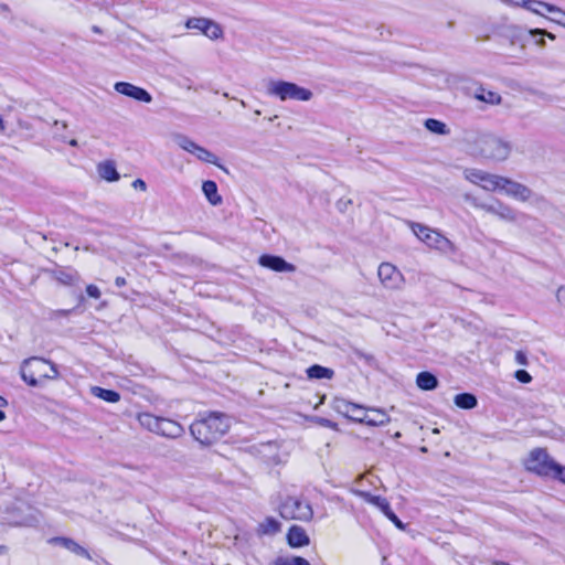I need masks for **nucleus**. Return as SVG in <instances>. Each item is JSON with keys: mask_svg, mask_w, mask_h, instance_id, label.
I'll use <instances>...</instances> for the list:
<instances>
[{"mask_svg": "<svg viewBox=\"0 0 565 565\" xmlns=\"http://www.w3.org/2000/svg\"><path fill=\"white\" fill-rule=\"evenodd\" d=\"M557 301L565 308V286H561L556 292Z\"/></svg>", "mask_w": 565, "mask_h": 565, "instance_id": "45", "label": "nucleus"}, {"mask_svg": "<svg viewBox=\"0 0 565 565\" xmlns=\"http://www.w3.org/2000/svg\"><path fill=\"white\" fill-rule=\"evenodd\" d=\"M515 362L520 365H527V356L523 351H516L515 353Z\"/></svg>", "mask_w": 565, "mask_h": 565, "instance_id": "44", "label": "nucleus"}, {"mask_svg": "<svg viewBox=\"0 0 565 565\" xmlns=\"http://www.w3.org/2000/svg\"><path fill=\"white\" fill-rule=\"evenodd\" d=\"M60 279L65 284H70L72 281L73 277L68 274L62 273Z\"/></svg>", "mask_w": 565, "mask_h": 565, "instance_id": "48", "label": "nucleus"}, {"mask_svg": "<svg viewBox=\"0 0 565 565\" xmlns=\"http://www.w3.org/2000/svg\"><path fill=\"white\" fill-rule=\"evenodd\" d=\"M515 379L521 383H530L532 381V376L525 370H518L514 374Z\"/></svg>", "mask_w": 565, "mask_h": 565, "instance_id": "41", "label": "nucleus"}, {"mask_svg": "<svg viewBox=\"0 0 565 565\" xmlns=\"http://www.w3.org/2000/svg\"><path fill=\"white\" fill-rule=\"evenodd\" d=\"M504 181H505V177L492 174V173L488 172L483 184H481V188L487 191H491V192L498 191V190L502 191V189L504 186Z\"/></svg>", "mask_w": 565, "mask_h": 565, "instance_id": "27", "label": "nucleus"}, {"mask_svg": "<svg viewBox=\"0 0 565 565\" xmlns=\"http://www.w3.org/2000/svg\"><path fill=\"white\" fill-rule=\"evenodd\" d=\"M472 204L473 206L487 213L498 216L502 221L510 223L518 221L519 213L513 207L503 203L500 200L493 199L491 202L488 203L478 202L477 200H473Z\"/></svg>", "mask_w": 565, "mask_h": 565, "instance_id": "7", "label": "nucleus"}, {"mask_svg": "<svg viewBox=\"0 0 565 565\" xmlns=\"http://www.w3.org/2000/svg\"><path fill=\"white\" fill-rule=\"evenodd\" d=\"M536 44L541 47L545 46V40L544 36H540L539 40H536Z\"/></svg>", "mask_w": 565, "mask_h": 565, "instance_id": "50", "label": "nucleus"}, {"mask_svg": "<svg viewBox=\"0 0 565 565\" xmlns=\"http://www.w3.org/2000/svg\"><path fill=\"white\" fill-rule=\"evenodd\" d=\"M281 530V524L278 520L273 516H267L257 526L258 535H275Z\"/></svg>", "mask_w": 565, "mask_h": 565, "instance_id": "18", "label": "nucleus"}, {"mask_svg": "<svg viewBox=\"0 0 565 565\" xmlns=\"http://www.w3.org/2000/svg\"><path fill=\"white\" fill-rule=\"evenodd\" d=\"M126 284H127V281L124 277H117L115 279V285L119 288L126 286Z\"/></svg>", "mask_w": 565, "mask_h": 565, "instance_id": "49", "label": "nucleus"}, {"mask_svg": "<svg viewBox=\"0 0 565 565\" xmlns=\"http://www.w3.org/2000/svg\"><path fill=\"white\" fill-rule=\"evenodd\" d=\"M359 409L361 412L350 413L348 418L356 423L365 424V419L367 417V408L363 407L362 405H359Z\"/></svg>", "mask_w": 565, "mask_h": 565, "instance_id": "39", "label": "nucleus"}, {"mask_svg": "<svg viewBox=\"0 0 565 565\" xmlns=\"http://www.w3.org/2000/svg\"><path fill=\"white\" fill-rule=\"evenodd\" d=\"M391 422L390 416L381 408H367L365 425L376 427L384 426Z\"/></svg>", "mask_w": 565, "mask_h": 565, "instance_id": "17", "label": "nucleus"}, {"mask_svg": "<svg viewBox=\"0 0 565 565\" xmlns=\"http://www.w3.org/2000/svg\"><path fill=\"white\" fill-rule=\"evenodd\" d=\"M548 478L565 483V466H562L555 461Z\"/></svg>", "mask_w": 565, "mask_h": 565, "instance_id": "38", "label": "nucleus"}, {"mask_svg": "<svg viewBox=\"0 0 565 565\" xmlns=\"http://www.w3.org/2000/svg\"><path fill=\"white\" fill-rule=\"evenodd\" d=\"M86 292H87V295H88L89 297H92V298H95V299L100 298V290H99V288H98L97 286H95V285H88V286L86 287Z\"/></svg>", "mask_w": 565, "mask_h": 565, "instance_id": "42", "label": "nucleus"}, {"mask_svg": "<svg viewBox=\"0 0 565 565\" xmlns=\"http://www.w3.org/2000/svg\"><path fill=\"white\" fill-rule=\"evenodd\" d=\"M6 551V546L0 545V554H2Z\"/></svg>", "mask_w": 565, "mask_h": 565, "instance_id": "54", "label": "nucleus"}, {"mask_svg": "<svg viewBox=\"0 0 565 565\" xmlns=\"http://www.w3.org/2000/svg\"><path fill=\"white\" fill-rule=\"evenodd\" d=\"M475 97L478 100H481V102H484V103H488L491 105H499L502 100L501 96L498 93L492 92V90H487L483 87H479L476 90Z\"/></svg>", "mask_w": 565, "mask_h": 565, "instance_id": "28", "label": "nucleus"}, {"mask_svg": "<svg viewBox=\"0 0 565 565\" xmlns=\"http://www.w3.org/2000/svg\"><path fill=\"white\" fill-rule=\"evenodd\" d=\"M306 374L310 380H330L333 377L334 371L319 364H313L306 370Z\"/></svg>", "mask_w": 565, "mask_h": 565, "instance_id": "22", "label": "nucleus"}, {"mask_svg": "<svg viewBox=\"0 0 565 565\" xmlns=\"http://www.w3.org/2000/svg\"><path fill=\"white\" fill-rule=\"evenodd\" d=\"M92 394L108 403H117L120 401V394L117 391L108 390L99 386L92 387Z\"/></svg>", "mask_w": 565, "mask_h": 565, "instance_id": "26", "label": "nucleus"}, {"mask_svg": "<svg viewBox=\"0 0 565 565\" xmlns=\"http://www.w3.org/2000/svg\"><path fill=\"white\" fill-rule=\"evenodd\" d=\"M476 150L486 160L501 162L509 158L512 146L509 141L498 136L483 134L476 140Z\"/></svg>", "mask_w": 565, "mask_h": 565, "instance_id": "2", "label": "nucleus"}, {"mask_svg": "<svg viewBox=\"0 0 565 565\" xmlns=\"http://www.w3.org/2000/svg\"><path fill=\"white\" fill-rule=\"evenodd\" d=\"M360 498H362L365 502L371 503L379 508L381 512L390 520L392 521L396 527L404 530L405 524L398 519V516L394 513V511L391 508L390 502L386 498H383L381 495H374L367 491H356L355 492Z\"/></svg>", "mask_w": 565, "mask_h": 565, "instance_id": "8", "label": "nucleus"}, {"mask_svg": "<svg viewBox=\"0 0 565 565\" xmlns=\"http://www.w3.org/2000/svg\"><path fill=\"white\" fill-rule=\"evenodd\" d=\"M454 403L461 409H472L478 405V399L472 393H459L454 397Z\"/></svg>", "mask_w": 565, "mask_h": 565, "instance_id": "24", "label": "nucleus"}, {"mask_svg": "<svg viewBox=\"0 0 565 565\" xmlns=\"http://www.w3.org/2000/svg\"><path fill=\"white\" fill-rule=\"evenodd\" d=\"M194 156L203 162L212 163L220 167L221 169H224L223 166H221L217 162V157L204 147L200 146L199 150L194 153Z\"/></svg>", "mask_w": 565, "mask_h": 565, "instance_id": "34", "label": "nucleus"}, {"mask_svg": "<svg viewBox=\"0 0 565 565\" xmlns=\"http://www.w3.org/2000/svg\"><path fill=\"white\" fill-rule=\"evenodd\" d=\"M4 418H6V414H4V412H2V411L0 409V422H1V420H3Z\"/></svg>", "mask_w": 565, "mask_h": 565, "instance_id": "52", "label": "nucleus"}, {"mask_svg": "<svg viewBox=\"0 0 565 565\" xmlns=\"http://www.w3.org/2000/svg\"><path fill=\"white\" fill-rule=\"evenodd\" d=\"M115 90L121 95L136 99L142 103H151L152 96L141 87L127 82H117L114 86Z\"/></svg>", "mask_w": 565, "mask_h": 565, "instance_id": "12", "label": "nucleus"}, {"mask_svg": "<svg viewBox=\"0 0 565 565\" xmlns=\"http://www.w3.org/2000/svg\"><path fill=\"white\" fill-rule=\"evenodd\" d=\"M6 405H7V401L2 396H0V407H3Z\"/></svg>", "mask_w": 565, "mask_h": 565, "instance_id": "51", "label": "nucleus"}, {"mask_svg": "<svg viewBox=\"0 0 565 565\" xmlns=\"http://www.w3.org/2000/svg\"><path fill=\"white\" fill-rule=\"evenodd\" d=\"M503 3L513 6V7H521L523 0H501Z\"/></svg>", "mask_w": 565, "mask_h": 565, "instance_id": "47", "label": "nucleus"}, {"mask_svg": "<svg viewBox=\"0 0 565 565\" xmlns=\"http://www.w3.org/2000/svg\"><path fill=\"white\" fill-rule=\"evenodd\" d=\"M332 405L334 411H337L339 414L343 415L347 418L350 413L361 412L359 409V404H354L344 398H334Z\"/></svg>", "mask_w": 565, "mask_h": 565, "instance_id": "25", "label": "nucleus"}, {"mask_svg": "<svg viewBox=\"0 0 565 565\" xmlns=\"http://www.w3.org/2000/svg\"><path fill=\"white\" fill-rule=\"evenodd\" d=\"M258 264L277 273H292L296 270L295 265L286 262L282 257L277 255L264 254L259 257Z\"/></svg>", "mask_w": 565, "mask_h": 565, "instance_id": "13", "label": "nucleus"}, {"mask_svg": "<svg viewBox=\"0 0 565 565\" xmlns=\"http://www.w3.org/2000/svg\"><path fill=\"white\" fill-rule=\"evenodd\" d=\"M279 514L285 520L309 522L313 518L311 504L300 497H287L279 505Z\"/></svg>", "mask_w": 565, "mask_h": 565, "instance_id": "4", "label": "nucleus"}, {"mask_svg": "<svg viewBox=\"0 0 565 565\" xmlns=\"http://www.w3.org/2000/svg\"><path fill=\"white\" fill-rule=\"evenodd\" d=\"M160 418L158 416H154L151 413H141L138 415V422L139 424L148 429L151 433L158 434V429H160L159 423Z\"/></svg>", "mask_w": 565, "mask_h": 565, "instance_id": "23", "label": "nucleus"}, {"mask_svg": "<svg viewBox=\"0 0 565 565\" xmlns=\"http://www.w3.org/2000/svg\"><path fill=\"white\" fill-rule=\"evenodd\" d=\"M93 31L96 32V33H99L100 32V29L98 26H93Z\"/></svg>", "mask_w": 565, "mask_h": 565, "instance_id": "53", "label": "nucleus"}, {"mask_svg": "<svg viewBox=\"0 0 565 565\" xmlns=\"http://www.w3.org/2000/svg\"><path fill=\"white\" fill-rule=\"evenodd\" d=\"M230 417L223 413L211 412L196 419L190 426L191 435L201 445L209 446L221 439L230 429Z\"/></svg>", "mask_w": 565, "mask_h": 565, "instance_id": "1", "label": "nucleus"}, {"mask_svg": "<svg viewBox=\"0 0 565 565\" xmlns=\"http://www.w3.org/2000/svg\"><path fill=\"white\" fill-rule=\"evenodd\" d=\"M488 172L480 169H466L465 178L473 184H478L481 186L486 180V175Z\"/></svg>", "mask_w": 565, "mask_h": 565, "instance_id": "33", "label": "nucleus"}, {"mask_svg": "<svg viewBox=\"0 0 565 565\" xmlns=\"http://www.w3.org/2000/svg\"><path fill=\"white\" fill-rule=\"evenodd\" d=\"M274 565H310V563L301 556H279L275 559Z\"/></svg>", "mask_w": 565, "mask_h": 565, "instance_id": "35", "label": "nucleus"}, {"mask_svg": "<svg viewBox=\"0 0 565 565\" xmlns=\"http://www.w3.org/2000/svg\"><path fill=\"white\" fill-rule=\"evenodd\" d=\"M241 105H242L243 107H245V106H246V104H245V102H244V100H241Z\"/></svg>", "mask_w": 565, "mask_h": 565, "instance_id": "56", "label": "nucleus"}, {"mask_svg": "<svg viewBox=\"0 0 565 565\" xmlns=\"http://www.w3.org/2000/svg\"><path fill=\"white\" fill-rule=\"evenodd\" d=\"M502 191L507 195H509L515 200L522 201V202L529 201L533 194L532 190L529 186H526L522 183H519L512 179H509L507 177H505L504 186H503Z\"/></svg>", "mask_w": 565, "mask_h": 565, "instance_id": "14", "label": "nucleus"}, {"mask_svg": "<svg viewBox=\"0 0 565 565\" xmlns=\"http://www.w3.org/2000/svg\"><path fill=\"white\" fill-rule=\"evenodd\" d=\"M544 4H548L547 2L537 1V0H523L521 7L525 8L526 10L543 15V13L539 10V7L544 8Z\"/></svg>", "mask_w": 565, "mask_h": 565, "instance_id": "37", "label": "nucleus"}, {"mask_svg": "<svg viewBox=\"0 0 565 565\" xmlns=\"http://www.w3.org/2000/svg\"><path fill=\"white\" fill-rule=\"evenodd\" d=\"M175 142L181 149L192 154H194L200 148V145L195 143L193 140H191L189 137L184 135H178L175 137Z\"/></svg>", "mask_w": 565, "mask_h": 565, "instance_id": "32", "label": "nucleus"}, {"mask_svg": "<svg viewBox=\"0 0 565 565\" xmlns=\"http://www.w3.org/2000/svg\"><path fill=\"white\" fill-rule=\"evenodd\" d=\"M52 541L54 543H56V544L62 545L63 547H65L66 550L73 552L76 555L84 556V557H87V558L90 557L88 551L86 548H84L83 546H81L75 541H73L72 539H68V537H54Z\"/></svg>", "mask_w": 565, "mask_h": 565, "instance_id": "21", "label": "nucleus"}, {"mask_svg": "<svg viewBox=\"0 0 565 565\" xmlns=\"http://www.w3.org/2000/svg\"><path fill=\"white\" fill-rule=\"evenodd\" d=\"M318 423L323 426V427H327V428H331V429H337L338 427V424L328 419V418H323V417H319L318 418Z\"/></svg>", "mask_w": 565, "mask_h": 565, "instance_id": "43", "label": "nucleus"}, {"mask_svg": "<svg viewBox=\"0 0 565 565\" xmlns=\"http://www.w3.org/2000/svg\"><path fill=\"white\" fill-rule=\"evenodd\" d=\"M46 363L47 360L38 356L25 359L20 367L22 380L32 387L40 386L43 381L38 377L35 372H33V367L31 366H46Z\"/></svg>", "mask_w": 565, "mask_h": 565, "instance_id": "11", "label": "nucleus"}, {"mask_svg": "<svg viewBox=\"0 0 565 565\" xmlns=\"http://www.w3.org/2000/svg\"><path fill=\"white\" fill-rule=\"evenodd\" d=\"M287 542L291 547H302L308 545L310 540L301 526L291 525L287 533Z\"/></svg>", "mask_w": 565, "mask_h": 565, "instance_id": "16", "label": "nucleus"}, {"mask_svg": "<svg viewBox=\"0 0 565 565\" xmlns=\"http://www.w3.org/2000/svg\"><path fill=\"white\" fill-rule=\"evenodd\" d=\"M202 191L206 200L214 206L222 203V196L218 194L217 184L212 180H206L202 184Z\"/></svg>", "mask_w": 565, "mask_h": 565, "instance_id": "20", "label": "nucleus"}, {"mask_svg": "<svg viewBox=\"0 0 565 565\" xmlns=\"http://www.w3.org/2000/svg\"><path fill=\"white\" fill-rule=\"evenodd\" d=\"M412 230L414 234L428 247L435 248L443 253H449L454 250V244L440 232L419 223H413Z\"/></svg>", "mask_w": 565, "mask_h": 565, "instance_id": "5", "label": "nucleus"}, {"mask_svg": "<svg viewBox=\"0 0 565 565\" xmlns=\"http://www.w3.org/2000/svg\"><path fill=\"white\" fill-rule=\"evenodd\" d=\"M99 175L107 181H117L119 180V173L113 162H104L98 167Z\"/></svg>", "mask_w": 565, "mask_h": 565, "instance_id": "29", "label": "nucleus"}, {"mask_svg": "<svg viewBox=\"0 0 565 565\" xmlns=\"http://www.w3.org/2000/svg\"><path fill=\"white\" fill-rule=\"evenodd\" d=\"M554 463L547 451L542 448L533 449L524 462L527 471L543 478L550 477Z\"/></svg>", "mask_w": 565, "mask_h": 565, "instance_id": "6", "label": "nucleus"}, {"mask_svg": "<svg viewBox=\"0 0 565 565\" xmlns=\"http://www.w3.org/2000/svg\"><path fill=\"white\" fill-rule=\"evenodd\" d=\"M158 434L167 438H178L184 433V428L175 420L161 417Z\"/></svg>", "mask_w": 565, "mask_h": 565, "instance_id": "15", "label": "nucleus"}, {"mask_svg": "<svg viewBox=\"0 0 565 565\" xmlns=\"http://www.w3.org/2000/svg\"><path fill=\"white\" fill-rule=\"evenodd\" d=\"M529 34L533 38L535 36H547L551 40H555V35L551 32H547L544 29H531L529 30Z\"/></svg>", "mask_w": 565, "mask_h": 565, "instance_id": "40", "label": "nucleus"}, {"mask_svg": "<svg viewBox=\"0 0 565 565\" xmlns=\"http://www.w3.org/2000/svg\"><path fill=\"white\" fill-rule=\"evenodd\" d=\"M188 29H193L202 32L206 38L211 40H217L223 38V29L221 25L207 18H189L185 22Z\"/></svg>", "mask_w": 565, "mask_h": 565, "instance_id": "9", "label": "nucleus"}, {"mask_svg": "<svg viewBox=\"0 0 565 565\" xmlns=\"http://www.w3.org/2000/svg\"><path fill=\"white\" fill-rule=\"evenodd\" d=\"M267 94L274 96L281 102L299 100L308 102L312 98L313 94L310 89L301 87L292 82L282 79H271L267 85Z\"/></svg>", "mask_w": 565, "mask_h": 565, "instance_id": "3", "label": "nucleus"}, {"mask_svg": "<svg viewBox=\"0 0 565 565\" xmlns=\"http://www.w3.org/2000/svg\"><path fill=\"white\" fill-rule=\"evenodd\" d=\"M132 186L135 189H139L141 191H146L147 190V184L146 182L142 180V179H136L134 182H132Z\"/></svg>", "mask_w": 565, "mask_h": 565, "instance_id": "46", "label": "nucleus"}, {"mask_svg": "<svg viewBox=\"0 0 565 565\" xmlns=\"http://www.w3.org/2000/svg\"><path fill=\"white\" fill-rule=\"evenodd\" d=\"M71 145H72V146H76V145H77L76 140H72V141H71Z\"/></svg>", "mask_w": 565, "mask_h": 565, "instance_id": "55", "label": "nucleus"}, {"mask_svg": "<svg viewBox=\"0 0 565 565\" xmlns=\"http://www.w3.org/2000/svg\"><path fill=\"white\" fill-rule=\"evenodd\" d=\"M544 9L556 14L550 20L565 28V11L554 4H544Z\"/></svg>", "mask_w": 565, "mask_h": 565, "instance_id": "36", "label": "nucleus"}, {"mask_svg": "<svg viewBox=\"0 0 565 565\" xmlns=\"http://www.w3.org/2000/svg\"><path fill=\"white\" fill-rule=\"evenodd\" d=\"M377 276L382 285L387 289H398L404 282L402 273L390 263H382L379 266Z\"/></svg>", "mask_w": 565, "mask_h": 565, "instance_id": "10", "label": "nucleus"}, {"mask_svg": "<svg viewBox=\"0 0 565 565\" xmlns=\"http://www.w3.org/2000/svg\"><path fill=\"white\" fill-rule=\"evenodd\" d=\"M223 96H224L225 98H228V97H230L227 93H224V94H223Z\"/></svg>", "mask_w": 565, "mask_h": 565, "instance_id": "57", "label": "nucleus"}, {"mask_svg": "<svg viewBox=\"0 0 565 565\" xmlns=\"http://www.w3.org/2000/svg\"><path fill=\"white\" fill-rule=\"evenodd\" d=\"M46 365H50V372L45 371V366H32L33 372H35L38 377L41 379L42 381L57 379L60 373L57 371L56 365L50 361H47Z\"/></svg>", "mask_w": 565, "mask_h": 565, "instance_id": "30", "label": "nucleus"}, {"mask_svg": "<svg viewBox=\"0 0 565 565\" xmlns=\"http://www.w3.org/2000/svg\"><path fill=\"white\" fill-rule=\"evenodd\" d=\"M438 379L428 371L419 372L416 376V384L423 391H433L438 386Z\"/></svg>", "mask_w": 565, "mask_h": 565, "instance_id": "19", "label": "nucleus"}, {"mask_svg": "<svg viewBox=\"0 0 565 565\" xmlns=\"http://www.w3.org/2000/svg\"><path fill=\"white\" fill-rule=\"evenodd\" d=\"M424 125L427 130L437 135H447L449 132L446 124L435 118L426 119Z\"/></svg>", "mask_w": 565, "mask_h": 565, "instance_id": "31", "label": "nucleus"}]
</instances>
